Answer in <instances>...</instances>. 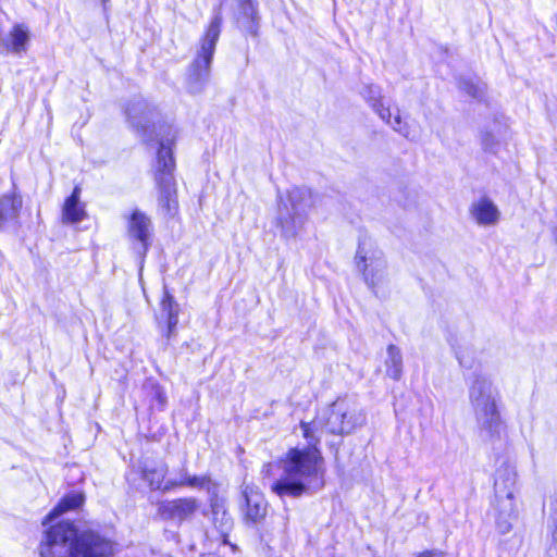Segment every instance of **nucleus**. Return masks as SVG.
<instances>
[{"label":"nucleus","instance_id":"dca6fc26","mask_svg":"<svg viewBox=\"0 0 557 557\" xmlns=\"http://www.w3.org/2000/svg\"><path fill=\"white\" fill-rule=\"evenodd\" d=\"M29 41V33L23 25H15L2 45L11 52L21 53L26 50Z\"/></svg>","mask_w":557,"mask_h":557},{"label":"nucleus","instance_id":"4468645a","mask_svg":"<svg viewBox=\"0 0 557 557\" xmlns=\"http://www.w3.org/2000/svg\"><path fill=\"white\" fill-rule=\"evenodd\" d=\"M81 188L76 186L72 195L65 200L62 218L64 222L78 223L86 216L85 206L79 201Z\"/></svg>","mask_w":557,"mask_h":557},{"label":"nucleus","instance_id":"a211bd4d","mask_svg":"<svg viewBox=\"0 0 557 557\" xmlns=\"http://www.w3.org/2000/svg\"><path fill=\"white\" fill-rule=\"evenodd\" d=\"M166 472L168 467L161 463L157 468L146 470L144 479L149 483L151 488L169 491L177 486V484L176 482L172 481H168L164 483Z\"/></svg>","mask_w":557,"mask_h":557},{"label":"nucleus","instance_id":"39448f33","mask_svg":"<svg viewBox=\"0 0 557 557\" xmlns=\"http://www.w3.org/2000/svg\"><path fill=\"white\" fill-rule=\"evenodd\" d=\"M221 16L215 15L201 40L200 50L190 69V78L195 82L205 81L209 75L215 44L221 32Z\"/></svg>","mask_w":557,"mask_h":557},{"label":"nucleus","instance_id":"a878e982","mask_svg":"<svg viewBox=\"0 0 557 557\" xmlns=\"http://www.w3.org/2000/svg\"><path fill=\"white\" fill-rule=\"evenodd\" d=\"M499 212L497 208L490 202V224L498 221Z\"/></svg>","mask_w":557,"mask_h":557},{"label":"nucleus","instance_id":"aec40b11","mask_svg":"<svg viewBox=\"0 0 557 557\" xmlns=\"http://www.w3.org/2000/svg\"><path fill=\"white\" fill-rule=\"evenodd\" d=\"M161 307L162 311L168 315V337H171L175 333V329L178 323V307L173 296L169 293H165Z\"/></svg>","mask_w":557,"mask_h":557},{"label":"nucleus","instance_id":"6ab92c4d","mask_svg":"<svg viewBox=\"0 0 557 557\" xmlns=\"http://www.w3.org/2000/svg\"><path fill=\"white\" fill-rule=\"evenodd\" d=\"M385 372L391 379L398 381L403 372V357L398 347L389 345L387 347V357L385 360Z\"/></svg>","mask_w":557,"mask_h":557},{"label":"nucleus","instance_id":"f03ea898","mask_svg":"<svg viewBox=\"0 0 557 557\" xmlns=\"http://www.w3.org/2000/svg\"><path fill=\"white\" fill-rule=\"evenodd\" d=\"M113 553V544L87 531L77 534L69 522L53 525L47 531L40 546L41 557H108Z\"/></svg>","mask_w":557,"mask_h":557},{"label":"nucleus","instance_id":"1a4fd4ad","mask_svg":"<svg viewBox=\"0 0 557 557\" xmlns=\"http://www.w3.org/2000/svg\"><path fill=\"white\" fill-rule=\"evenodd\" d=\"M127 234L131 238L141 243L144 251L147 250L151 235L150 219L139 210H134L128 218Z\"/></svg>","mask_w":557,"mask_h":557},{"label":"nucleus","instance_id":"f257e3e1","mask_svg":"<svg viewBox=\"0 0 557 557\" xmlns=\"http://www.w3.org/2000/svg\"><path fill=\"white\" fill-rule=\"evenodd\" d=\"M319 423L301 422V434L308 445L290 448L281 460L282 474L271 485L272 492L277 496L299 497L324 486V460L317 447L320 438L314 434Z\"/></svg>","mask_w":557,"mask_h":557},{"label":"nucleus","instance_id":"bb28decb","mask_svg":"<svg viewBox=\"0 0 557 557\" xmlns=\"http://www.w3.org/2000/svg\"><path fill=\"white\" fill-rule=\"evenodd\" d=\"M243 11H244V13H245L247 16H249V17H251V18L253 17V14H255V7H253V4L251 3V1H250V0H248V3H247V4H245V5L243 7Z\"/></svg>","mask_w":557,"mask_h":557},{"label":"nucleus","instance_id":"423d86ee","mask_svg":"<svg viewBox=\"0 0 557 557\" xmlns=\"http://www.w3.org/2000/svg\"><path fill=\"white\" fill-rule=\"evenodd\" d=\"M293 213L289 218L281 214L282 232L286 237L295 236L297 230L304 224V215L313 205V197L310 190L305 188H293L288 196Z\"/></svg>","mask_w":557,"mask_h":557},{"label":"nucleus","instance_id":"c756f323","mask_svg":"<svg viewBox=\"0 0 557 557\" xmlns=\"http://www.w3.org/2000/svg\"><path fill=\"white\" fill-rule=\"evenodd\" d=\"M110 0H101L102 4L106 7L107 3L109 2Z\"/></svg>","mask_w":557,"mask_h":557},{"label":"nucleus","instance_id":"9b49d317","mask_svg":"<svg viewBox=\"0 0 557 557\" xmlns=\"http://www.w3.org/2000/svg\"><path fill=\"white\" fill-rule=\"evenodd\" d=\"M469 398L478 421L485 423L487 418V394L484 379L473 382L470 387Z\"/></svg>","mask_w":557,"mask_h":557},{"label":"nucleus","instance_id":"0eeeda50","mask_svg":"<svg viewBox=\"0 0 557 557\" xmlns=\"http://www.w3.org/2000/svg\"><path fill=\"white\" fill-rule=\"evenodd\" d=\"M356 265L362 272L366 282L372 286L381 282L384 276L385 260L382 252L366 245L358 248Z\"/></svg>","mask_w":557,"mask_h":557},{"label":"nucleus","instance_id":"f8f14e48","mask_svg":"<svg viewBox=\"0 0 557 557\" xmlns=\"http://www.w3.org/2000/svg\"><path fill=\"white\" fill-rule=\"evenodd\" d=\"M517 473L511 463H504L496 471L495 492L497 496H505L508 499L512 498L513 486L516 483Z\"/></svg>","mask_w":557,"mask_h":557},{"label":"nucleus","instance_id":"4be33fe9","mask_svg":"<svg viewBox=\"0 0 557 557\" xmlns=\"http://www.w3.org/2000/svg\"><path fill=\"white\" fill-rule=\"evenodd\" d=\"M459 89L466 95L472 98H476L479 95V87L473 79L462 78L459 81Z\"/></svg>","mask_w":557,"mask_h":557},{"label":"nucleus","instance_id":"f3484780","mask_svg":"<svg viewBox=\"0 0 557 557\" xmlns=\"http://www.w3.org/2000/svg\"><path fill=\"white\" fill-rule=\"evenodd\" d=\"M247 509L246 518L253 523L260 522L267 515V502L262 495L258 493L248 494L245 492Z\"/></svg>","mask_w":557,"mask_h":557},{"label":"nucleus","instance_id":"2eb2a0df","mask_svg":"<svg viewBox=\"0 0 557 557\" xmlns=\"http://www.w3.org/2000/svg\"><path fill=\"white\" fill-rule=\"evenodd\" d=\"M85 497L82 493L73 492L65 495L60 503L49 512L45 518L44 524L51 523L54 519L65 513L69 510H73L83 505Z\"/></svg>","mask_w":557,"mask_h":557},{"label":"nucleus","instance_id":"7ed1b4c3","mask_svg":"<svg viewBox=\"0 0 557 557\" xmlns=\"http://www.w3.org/2000/svg\"><path fill=\"white\" fill-rule=\"evenodd\" d=\"M320 422L314 429L319 437L323 430L336 435L350 434L362 425L364 417L352 399L339 398L332 404L324 417L314 419L311 423Z\"/></svg>","mask_w":557,"mask_h":557},{"label":"nucleus","instance_id":"6e6552de","mask_svg":"<svg viewBox=\"0 0 557 557\" xmlns=\"http://www.w3.org/2000/svg\"><path fill=\"white\" fill-rule=\"evenodd\" d=\"M363 98L371 104L380 117L391 125L396 132L400 133L407 138H410V132L405 123H403L399 115V111L396 109L393 113L389 106H385V102L381 96L379 87L370 85L367 86L362 91Z\"/></svg>","mask_w":557,"mask_h":557},{"label":"nucleus","instance_id":"5701e85b","mask_svg":"<svg viewBox=\"0 0 557 557\" xmlns=\"http://www.w3.org/2000/svg\"><path fill=\"white\" fill-rule=\"evenodd\" d=\"M143 109V104L138 103L134 106L132 109H127L126 113L134 126L140 125V120L137 117V111H140Z\"/></svg>","mask_w":557,"mask_h":557},{"label":"nucleus","instance_id":"9d476101","mask_svg":"<svg viewBox=\"0 0 557 557\" xmlns=\"http://www.w3.org/2000/svg\"><path fill=\"white\" fill-rule=\"evenodd\" d=\"M196 507L193 498L166 500L159 504V513L164 518L183 520L193 515Z\"/></svg>","mask_w":557,"mask_h":557},{"label":"nucleus","instance_id":"b1692460","mask_svg":"<svg viewBox=\"0 0 557 557\" xmlns=\"http://www.w3.org/2000/svg\"><path fill=\"white\" fill-rule=\"evenodd\" d=\"M205 483H206L205 478L189 476L176 484L177 485H188V486H202Z\"/></svg>","mask_w":557,"mask_h":557},{"label":"nucleus","instance_id":"ddd939ff","mask_svg":"<svg viewBox=\"0 0 557 557\" xmlns=\"http://www.w3.org/2000/svg\"><path fill=\"white\" fill-rule=\"evenodd\" d=\"M22 208V198L15 194L0 198V230L15 223Z\"/></svg>","mask_w":557,"mask_h":557},{"label":"nucleus","instance_id":"393cba45","mask_svg":"<svg viewBox=\"0 0 557 557\" xmlns=\"http://www.w3.org/2000/svg\"><path fill=\"white\" fill-rule=\"evenodd\" d=\"M499 422H500L499 413L496 411V409H494V408L492 409L490 407V429L492 428L493 423H496L498 426Z\"/></svg>","mask_w":557,"mask_h":557},{"label":"nucleus","instance_id":"20e7f679","mask_svg":"<svg viewBox=\"0 0 557 557\" xmlns=\"http://www.w3.org/2000/svg\"><path fill=\"white\" fill-rule=\"evenodd\" d=\"M174 160L170 146L161 143L157 156L156 180L159 186V205L166 213H173L177 209L176 188L172 175Z\"/></svg>","mask_w":557,"mask_h":557},{"label":"nucleus","instance_id":"c85d7f7f","mask_svg":"<svg viewBox=\"0 0 557 557\" xmlns=\"http://www.w3.org/2000/svg\"><path fill=\"white\" fill-rule=\"evenodd\" d=\"M553 235H554V240H555V243L557 245V226L554 228Z\"/></svg>","mask_w":557,"mask_h":557},{"label":"nucleus","instance_id":"412c9836","mask_svg":"<svg viewBox=\"0 0 557 557\" xmlns=\"http://www.w3.org/2000/svg\"><path fill=\"white\" fill-rule=\"evenodd\" d=\"M469 212L472 221L479 225L485 226L487 224V198L482 196L480 199L473 201Z\"/></svg>","mask_w":557,"mask_h":557},{"label":"nucleus","instance_id":"cd10ccee","mask_svg":"<svg viewBox=\"0 0 557 557\" xmlns=\"http://www.w3.org/2000/svg\"><path fill=\"white\" fill-rule=\"evenodd\" d=\"M419 557H443L442 553H424L421 554Z\"/></svg>","mask_w":557,"mask_h":557}]
</instances>
